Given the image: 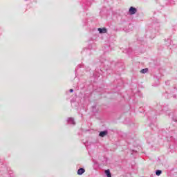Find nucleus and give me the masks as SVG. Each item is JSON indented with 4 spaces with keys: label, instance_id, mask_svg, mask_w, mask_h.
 I'll list each match as a JSON object with an SVG mask.
<instances>
[{
    "label": "nucleus",
    "instance_id": "obj_1",
    "mask_svg": "<svg viewBox=\"0 0 177 177\" xmlns=\"http://www.w3.org/2000/svg\"><path fill=\"white\" fill-rule=\"evenodd\" d=\"M162 139L169 142V153H174L177 149V127L171 124L162 130Z\"/></svg>",
    "mask_w": 177,
    "mask_h": 177
},
{
    "label": "nucleus",
    "instance_id": "obj_2",
    "mask_svg": "<svg viewBox=\"0 0 177 177\" xmlns=\"http://www.w3.org/2000/svg\"><path fill=\"white\" fill-rule=\"evenodd\" d=\"M162 113H171L169 111V107L168 104H157L156 106V110H151L146 113L147 117L149 121V127L151 129L157 128V115L158 114H162Z\"/></svg>",
    "mask_w": 177,
    "mask_h": 177
},
{
    "label": "nucleus",
    "instance_id": "obj_3",
    "mask_svg": "<svg viewBox=\"0 0 177 177\" xmlns=\"http://www.w3.org/2000/svg\"><path fill=\"white\" fill-rule=\"evenodd\" d=\"M165 99H176L177 98V84L173 85V90L170 91H165L162 93Z\"/></svg>",
    "mask_w": 177,
    "mask_h": 177
},
{
    "label": "nucleus",
    "instance_id": "obj_4",
    "mask_svg": "<svg viewBox=\"0 0 177 177\" xmlns=\"http://www.w3.org/2000/svg\"><path fill=\"white\" fill-rule=\"evenodd\" d=\"M100 63H101V64H103L106 71H107L109 68L111 67V64H112L109 59H106V55H104L100 57Z\"/></svg>",
    "mask_w": 177,
    "mask_h": 177
},
{
    "label": "nucleus",
    "instance_id": "obj_5",
    "mask_svg": "<svg viewBox=\"0 0 177 177\" xmlns=\"http://www.w3.org/2000/svg\"><path fill=\"white\" fill-rule=\"evenodd\" d=\"M134 46L135 47L132 48H129L124 50V53H127V55H131L133 50H136L140 48V44H139V41H135L134 42Z\"/></svg>",
    "mask_w": 177,
    "mask_h": 177
},
{
    "label": "nucleus",
    "instance_id": "obj_6",
    "mask_svg": "<svg viewBox=\"0 0 177 177\" xmlns=\"http://www.w3.org/2000/svg\"><path fill=\"white\" fill-rule=\"evenodd\" d=\"M145 136L148 143H150L151 142H154V136H153V134H151V133H150L149 131H147Z\"/></svg>",
    "mask_w": 177,
    "mask_h": 177
},
{
    "label": "nucleus",
    "instance_id": "obj_7",
    "mask_svg": "<svg viewBox=\"0 0 177 177\" xmlns=\"http://www.w3.org/2000/svg\"><path fill=\"white\" fill-rule=\"evenodd\" d=\"M156 32H157L156 29L152 30H148L146 35L147 37H149V38H151V39H153V38H156Z\"/></svg>",
    "mask_w": 177,
    "mask_h": 177
},
{
    "label": "nucleus",
    "instance_id": "obj_8",
    "mask_svg": "<svg viewBox=\"0 0 177 177\" xmlns=\"http://www.w3.org/2000/svg\"><path fill=\"white\" fill-rule=\"evenodd\" d=\"M167 115L174 122H177V115L175 114V111L167 112Z\"/></svg>",
    "mask_w": 177,
    "mask_h": 177
},
{
    "label": "nucleus",
    "instance_id": "obj_9",
    "mask_svg": "<svg viewBox=\"0 0 177 177\" xmlns=\"http://www.w3.org/2000/svg\"><path fill=\"white\" fill-rule=\"evenodd\" d=\"M91 21H92V18H86L82 20V26L83 27H87L89 28L88 26H91Z\"/></svg>",
    "mask_w": 177,
    "mask_h": 177
},
{
    "label": "nucleus",
    "instance_id": "obj_10",
    "mask_svg": "<svg viewBox=\"0 0 177 177\" xmlns=\"http://www.w3.org/2000/svg\"><path fill=\"white\" fill-rule=\"evenodd\" d=\"M102 75V69L95 68V73H93V76L94 77L95 80H99V77Z\"/></svg>",
    "mask_w": 177,
    "mask_h": 177
},
{
    "label": "nucleus",
    "instance_id": "obj_11",
    "mask_svg": "<svg viewBox=\"0 0 177 177\" xmlns=\"http://www.w3.org/2000/svg\"><path fill=\"white\" fill-rule=\"evenodd\" d=\"M136 12H138V9L133 6H131L129 9V14L131 15L136 14Z\"/></svg>",
    "mask_w": 177,
    "mask_h": 177
},
{
    "label": "nucleus",
    "instance_id": "obj_12",
    "mask_svg": "<svg viewBox=\"0 0 177 177\" xmlns=\"http://www.w3.org/2000/svg\"><path fill=\"white\" fill-rule=\"evenodd\" d=\"M66 122L68 125H75V120L73 118H68Z\"/></svg>",
    "mask_w": 177,
    "mask_h": 177
},
{
    "label": "nucleus",
    "instance_id": "obj_13",
    "mask_svg": "<svg viewBox=\"0 0 177 177\" xmlns=\"http://www.w3.org/2000/svg\"><path fill=\"white\" fill-rule=\"evenodd\" d=\"M109 135V130H104L99 133L98 136L100 138H104V136H107Z\"/></svg>",
    "mask_w": 177,
    "mask_h": 177
},
{
    "label": "nucleus",
    "instance_id": "obj_14",
    "mask_svg": "<svg viewBox=\"0 0 177 177\" xmlns=\"http://www.w3.org/2000/svg\"><path fill=\"white\" fill-rule=\"evenodd\" d=\"M97 31L100 32V34H106L107 28H98Z\"/></svg>",
    "mask_w": 177,
    "mask_h": 177
},
{
    "label": "nucleus",
    "instance_id": "obj_15",
    "mask_svg": "<svg viewBox=\"0 0 177 177\" xmlns=\"http://www.w3.org/2000/svg\"><path fill=\"white\" fill-rule=\"evenodd\" d=\"M84 174H85V169L84 167H80L78 170H77V175H84Z\"/></svg>",
    "mask_w": 177,
    "mask_h": 177
},
{
    "label": "nucleus",
    "instance_id": "obj_16",
    "mask_svg": "<svg viewBox=\"0 0 177 177\" xmlns=\"http://www.w3.org/2000/svg\"><path fill=\"white\" fill-rule=\"evenodd\" d=\"M110 51H111V49H110V46H104V53H106V52H110Z\"/></svg>",
    "mask_w": 177,
    "mask_h": 177
},
{
    "label": "nucleus",
    "instance_id": "obj_17",
    "mask_svg": "<svg viewBox=\"0 0 177 177\" xmlns=\"http://www.w3.org/2000/svg\"><path fill=\"white\" fill-rule=\"evenodd\" d=\"M105 175L106 177H111V172H110V169L105 170Z\"/></svg>",
    "mask_w": 177,
    "mask_h": 177
},
{
    "label": "nucleus",
    "instance_id": "obj_18",
    "mask_svg": "<svg viewBox=\"0 0 177 177\" xmlns=\"http://www.w3.org/2000/svg\"><path fill=\"white\" fill-rule=\"evenodd\" d=\"M155 174H156V176H160V175H161V174H162V171H161L160 169H157L155 171Z\"/></svg>",
    "mask_w": 177,
    "mask_h": 177
},
{
    "label": "nucleus",
    "instance_id": "obj_19",
    "mask_svg": "<svg viewBox=\"0 0 177 177\" xmlns=\"http://www.w3.org/2000/svg\"><path fill=\"white\" fill-rule=\"evenodd\" d=\"M147 71H149V68H145L144 69H142L140 71V73H141V74H146V73H147Z\"/></svg>",
    "mask_w": 177,
    "mask_h": 177
},
{
    "label": "nucleus",
    "instance_id": "obj_20",
    "mask_svg": "<svg viewBox=\"0 0 177 177\" xmlns=\"http://www.w3.org/2000/svg\"><path fill=\"white\" fill-rule=\"evenodd\" d=\"M81 67H84V64H80L76 67L75 71V73L76 75H77V71H78V69L81 68Z\"/></svg>",
    "mask_w": 177,
    "mask_h": 177
},
{
    "label": "nucleus",
    "instance_id": "obj_21",
    "mask_svg": "<svg viewBox=\"0 0 177 177\" xmlns=\"http://www.w3.org/2000/svg\"><path fill=\"white\" fill-rule=\"evenodd\" d=\"M91 53V50L88 48H86L82 51V53Z\"/></svg>",
    "mask_w": 177,
    "mask_h": 177
},
{
    "label": "nucleus",
    "instance_id": "obj_22",
    "mask_svg": "<svg viewBox=\"0 0 177 177\" xmlns=\"http://www.w3.org/2000/svg\"><path fill=\"white\" fill-rule=\"evenodd\" d=\"M176 28H177V24H172V30L174 31H176Z\"/></svg>",
    "mask_w": 177,
    "mask_h": 177
},
{
    "label": "nucleus",
    "instance_id": "obj_23",
    "mask_svg": "<svg viewBox=\"0 0 177 177\" xmlns=\"http://www.w3.org/2000/svg\"><path fill=\"white\" fill-rule=\"evenodd\" d=\"M93 113H97V111L96 110V106H92Z\"/></svg>",
    "mask_w": 177,
    "mask_h": 177
},
{
    "label": "nucleus",
    "instance_id": "obj_24",
    "mask_svg": "<svg viewBox=\"0 0 177 177\" xmlns=\"http://www.w3.org/2000/svg\"><path fill=\"white\" fill-rule=\"evenodd\" d=\"M93 162L94 165H99V163L97 162L96 160H93Z\"/></svg>",
    "mask_w": 177,
    "mask_h": 177
},
{
    "label": "nucleus",
    "instance_id": "obj_25",
    "mask_svg": "<svg viewBox=\"0 0 177 177\" xmlns=\"http://www.w3.org/2000/svg\"><path fill=\"white\" fill-rule=\"evenodd\" d=\"M3 32V29H2V28L0 27V36L2 35Z\"/></svg>",
    "mask_w": 177,
    "mask_h": 177
},
{
    "label": "nucleus",
    "instance_id": "obj_26",
    "mask_svg": "<svg viewBox=\"0 0 177 177\" xmlns=\"http://www.w3.org/2000/svg\"><path fill=\"white\" fill-rule=\"evenodd\" d=\"M86 68V71H91V68H89L88 66H85Z\"/></svg>",
    "mask_w": 177,
    "mask_h": 177
},
{
    "label": "nucleus",
    "instance_id": "obj_27",
    "mask_svg": "<svg viewBox=\"0 0 177 177\" xmlns=\"http://www.w3.org/2000/svg\"><path fill=\"white\" fill-rule=\"evenodd\" d=\"M165 84L167 85V86L169 85V80L166 81Z\"/></svg>",
    "mask_w": 177,
    "mask_h": 177
},
{
    "label": "nucleus",
    "instance_id": "obj_28",
    "mask_svg": "<svg viewBox=\"0 0 177 177\" xmlns=\"http://www.w3.org/2000/svg\"><path fill=\"white\" fill-rule=\"evenodd\" d=\"M69 92H70L71 93H73V92H74V89L71 88V89L69 90Z\"/></svg>",
    "mask_w": 177,
    "mask_h": 177
},
{
    "label": "nucleus",
    "instance_id": "obj_29",
    "mask_svg": "<svg viewBox=\"0 0 177 177\" xmlns=\"http://www.w3.org/2000/svg\"><path fill=\"white\" fill-rule=\"evenodd\" d=\"M86 5H87V6H91V2H89L88 3H87Z\"/></svg>",
    "mask_w": 177,
    "mask_h": 177
},
{
    "label": "nucleus",
    "instance_id": "obj_30",
    "mask_svg": "<svg viewBox=\"0 0 177 177\" xmlns=\"http://www.w3.org/2000/svg\"><path fill=\"white\" fill-rule=\"evenodd\" d=\"M156 23H160V21L158 19H156Z\"/></svg>",
    "mask_w": 177,
    "mask_h": 177
},
{
    "label": "nucleus",
    "instance_id": "obj_31",
    "mask_svg": "<svg viewBox=\"0 0 177 177\" xmlns=\"http://www.w3.org/2000/svg\"><path fill=\"white\" fill-rule=\"evenodd\" d=\"M119 66H120L119 63L116 64V67H118Z\"/></svg>",
    "mask_w": 177,
    "mask_h": 177
},
{
    "label": "nucleus",
    "instance_id": "obj_32",
    "mask_svg": "<svg viewBox=\"0 0 177 177\" xmlns=\"http://www.w3.org/2000/svg\"><path fill=\"white\" fill-rule=\"evenodd\" d=\"M167 41H168V42H171V39H167Z\"/></svg>",
    "mask_w": 177,
    "mask_h": 177
},
{
    "label": "nucleus",
    "instance_id": "obj_33",
    "mask_svg": "<svg viewBox=\"0 0 177 177\" xmlns=\"http://www.w3.org/2000/svg\"><path fill=\"white\" fill-rule=\"evenodd\" d=\"M91 2H93V0H91Z\"/></svg>",
    "mask_w": 177,
    "mask_h": 177
},
{
    "label": "nucleus",
    "instance_id": "obj_34",
    "mask_svg": "<svg viewBox=\"0 0 177 177\" xmlns=\"http://www.w3.org/2000/svg\"><path fill=\"white\" fill-rule=\"evenodd\" d=\"M156 32H157V31H158V30H156Z\"/></svg>",
    "mask_w": 177,
    "mask_h": 177
},
{
    "label": "nucleus",
    "instance_id": "obj_35",
    "mask_svg": "<svg viewBox=\"0 0 177 177\" xmlns=\"http://www.w3.org/2000/svg\"><path fill=\"white\" fill-rule=\"evenodd\" d=\"M25 1H28V0H25Z\"/></svg>",
    "mask_w": 177,
    "mask_h": 177
}]
</instances>
